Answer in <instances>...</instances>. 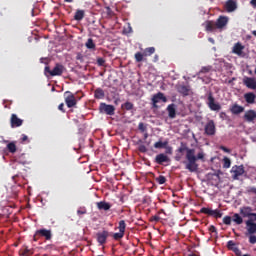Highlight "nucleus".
Listing matches in <instances>:
<instances>
[{
  "mask_svg": "<svg viewBox=\"0 0 256 256\" xmlns=\"http://www.w3.org/2000/svg\"><path fill=\"white\" fill-rule=\"evenodd\" d=\"M186 152V161H184L185 169L190 173H197L199 171V164L197 161H205V152L200 151L195 155V149L189 148L187 143L181 142L180 147L176 150V155L174 157L175 161H181L183 155Z\"/></svg>",
  "mask_w": 256,
  "mask_h": 256,
  "instance_id": "1",
  "label": "nucleus"
},
{
  "mask_svg": "<svg viewBox=\"0 0 256 256\" xmlns=\"http://www.w3.org/2000/svg\"><path fill=\"white\" fill-rule=\"evenodd\" d=\"M227 23H229V17L227 16H219L216 22L208 20L205 22V30L208 33H213L215 29H223L227 27Z\"/></svg>",
  "mask_w": 256,
  "mask_h": 256,
  "instance_id": "2",
  "label": "nucleus"
},
{
  "mask_svg": "<svg viewBox=\"0 0 256 256\" xmlns=\"http://www.w3.org/2000/svg\"><path fill=\"white\" fill-rule=\"evenodd\" d=\"M64 71H67V69L61 63H56L52 70L49 66H46L44 68L45 75H47V73H48V75H50V77H61V75H63Z\"/></svg>",
  "mask_w": 256,
  "mask_h": 256,
  "instance_id": "3",
  "label": "nucleus"
},
{
  "mask_svg": "<svg viewBox=\"0 0 256 256\" xmlns=\"http://www.w3.org/2000/svg\"><path fill=\"white\" fill-rule=\"evenodd\" d=\"M64 101L68 109H72V107L77 106V96H75L71 91L64 92Z\"/></svg>",
  "mask_w": 256,
  "mask_h": 256,
  "instance_id": "4",
  "label": "nucleus"
},
{
  "mask_svg": "<svg viewBox=\"0 0 256 256\" xmlns=\"http://www.w3.org/2000/svg\"><path fill=\"white\" fill-rule=\"evenodd\" d=\"M40 237H44L46 241H51L53 234L51 233V230H47L45 228L39 229L35 232L33 236V241H39Z\"/></svg>",
  "mask_w": 256,
  "mask_h": 256,
  "instance_id": "5",
  "label": "nucleus"
},
{
  "mask_svg": "<svg viewBox=\"0 0 256 256\" xmlns=\"http://www.w3.org/2000/svg\"><path fill=\"white\" fill-rule=\"evenodd\" d=\"M200 213H204V215H208L209 217H214V219H221V217H223V213H221V210L219 209L213 210L211 208L203 207L200 209Z\"/></svg>",
  "mask_w": 256,
  "mask_h": 256,
  "instance_id": "6",
  "label": "nucleus"
},
{
  "mask_svg": "<svg viewBox=\"0 0 256 256\" xmlns=\"http://www.w3.org/2000/svg\"><path fill=\"white\" fill-rule=\"evenodd\" d=\"M99 111L100 113H105L106 115L112 116L115 115V106L111 104L100 103Z\"/></svg>",
  "mask_w": 256,
  "mask_h": 256,
  "instance_id": "7",
  "label": "nucleus"
},
{
  "mask_svg": "<svg viewBox=\"0 0 256 256\" xmlns=\"http://www.w3.org/2000/svg\"><path fill=\"white\" fill-rule=\"evenodd\" d=\"M231 173H232V179L237 181L239 177H241V175L245 173V167L243 165H240V166L235 165L232 167Z\"/></svg>",
  "mask_w": 256,
  "mask_h": 256,
  "instance_id": "8",
  "label": "nucleus"
},
{
  "mask_svg": "<svg viewBox=\"0 0 256 256\" xmlns=\"http://www.w3.org/2000/svg\"><path fill=\"white\" fill-rule=\"evenodd\" d=\"M167 103V97H165V94L163 92H158L157 94H154L152 97V105L154 109H157V103Z\"/></svg>",
  "mask_w": 256,
  "mask_h": 256,
  "instance_id": "9",
  "label": "nucleus"
},
{
  "mask_svg": "<svg viewBox=\"0 0 256 256\" xmlns=\"http://www.w3.org/2000/svg\"><path fill=\"white\" fill-rule=\"evenodd\" d=\"M217 129L215 128V121L210 120L208 121V123H206L205 127H204V132L206 135H208L209 137H213V135H215Z\"/></svg>",
  "mask_w": 256,
  "mask_h": 256,
  "instance_id": "10",
  "label": "nucleus"
},
{
  "mask_svg": "<svg viewBox=\"0 0 256 256\" xmlns=\"http://www.w3.org/2000/svg\"><path fill=\"white\" fill-rule=\"evenodd\" d=\"M207 105L211 111H221V104L215 103V98L211 93L208 95Z\"/></svg>",
  "mask_w": 256,
  "mask_h": 256,
  "instance_id": "11",
  "label": "nucleus"
},
{
  "mask_svg": "<svg viewBox=\"0 0 256 256\" xmlns=\"http://www.w3.org/2000/svg\"><path fill=\"white\" fill-rule=\"evenodd\" d=\"M155 163H157V165H165V163H167V165H169V163H171V158H169V156H167V154L160 153V154L156 155Z\"/></svg>",
  "mask_w": 256,
  "mask_h": 256,
  "instance_id": "12",
  "label": "nucleus"
},
{
  "mask_svg": "<svg viewBox=\"0 0 256 256\" xmlns=\"http://www.w3.org/2000/svg\"><path fill=\"white\" fill-rule=\"evenodd\" d=\"M244 121H246V123H255L256 122V111L255 110H247L244 113L243 116Z\"/></svg>",
  "mask_w": 256,
  "mask_h": 256,
  "instance_id": "13",
  "label": "nucleus"
},
{
  "mask_svg": "<svg viewBox=\"0 0 256 256\" xmlns=\"http://www.w3.org/2000/svg\"><path fill=\"white\" fill-rule=\"evenodd\" d=\"M96 237L99 245H105L107 243V238L109 237V231L103 230L102 232H98Z\"/></svg>",
  "mask_w": 256,
  "mask_h": 256,
  "instance_id": "14",
  "label": "nucleus"
},
{
  "mask_svg": "<svg viewBox=\"0 0 256 256\" xmlns=\"http://www.w3.org/2000/svg\"><path fill=\"white\" fill-rule=\"evenodd\" d=\"M225 9H226L227 13H233V11H237V0L226 1Z\"/></svg>",
  "mask_w": 256,
  "mask_h": 256,
  "instance_id": "15",
  "label": "nucleus"
},
{
  "mask_svg": "<svg viewBox=\"0 0 256 256\" xmlns=\"http://www.w3.org/2000/svg\"><path fill=\"white\" fill-rule=\"evenodd\" d=\"M166 110L170 119H175V117H177V105H175L174 103L168 105Z\"/></svg>",
  "mask_w": 256,
  "mask_h": 256,
  "instance_id": "16",
  "label": "nucleus"
},
{
  "mask_svg": "<svg viewBox=\"0 0 256 256\" xmlns=\"http://www.w3.org/2000/svg\"><path fill=\"white\" fill-rule=\"evenodd\" d=\"M11 127H21L23 125V120H21L19 117H17V114H12L10 118Z\"/></svg>",
  "mask_w": 256,
  "mask_h": 256,
  "instance_id": "17",
  "label": "nucleus"
},
{
  "mask_svg": "<svg viewBox=\"0 0 256 256\" xmlns=\"http://www.w3.org/2000/svg\"><path fill=\"white\" fill-rule=\"evenodd\" d=\"M245 49V46H243L240 42L234 44L232 53L235 55H238V57H243V50Z\"/></svg>",
  "mask_w": 256,
  "mask_h": 256,
  "instance_id": "18",
  "label": "nucleus"
},
{
  "mask_svg": "<svg viewBox=\"0 0 256 256\" xmlns=\"http://www.w3.org/2000/svg\"><path fill=\"white\" fill-rule=\"evenodd\" d=\"M245 224H246V229H247L248 235H255L256 223L251 222V220H246Z\"/></svg>",
  "mask_w": 256,
  "mask_h": 256,
  "instance_id": "19",
  "label": "nucleus"
},
{
  "mask_svg": "<svg viewBox=\"0 0 256 256\" xmlns=\"http://www.w3.org/2000/svg\"><path fill=\"white\" fill-rule=\"evenodd\" d=\"M243 83L248 89H256L255 78L246 77V78H244Z\"/></svg>",
  "mask_w": 256,
  "mask_h": 256,
  "instance_id": "20",
  "label": "nucleus"
},
{
  "mask_svg": "<svg viewBox=\"0 0 256 256\" xmlns=\"http://www.w3.org/2000/svg\"><path fill=\"white\" fill-rule=\"evenodd\" d=\"M253 213V208L250 206H243L240 208V215L242 217H251V214Z\"/></svg>",
  "mask_w": 256,
  "mask_h": 256,
  "instance_id": "21",
  "label": "nucleus"
},
{
  "mask_svg": "<svg viewBox=\"0 0 256 256\" xmlns=\"http://www.w3.org/2000/svg\"><path fill=\"white\" fill-rule=\"evenodd\" d=\"M96 206L99 211H109L111 209V204L106 201L97 202Z\"/></svg>",
  "mask_w": 256,
  "mask_h": 256,
  "instance_id": "22",
  "label": "nucleus"
},
{
  "mask_svg": "<svg viewBox=\"0 0 256 256\" xmlns=\"http://www.w3.org/2000/svg\"><path fill=\"white\" fill-rule=\"evenodd\" d=\"M177 91L184 97H187L189 95V93H191V88L189 86L179 85L177 87Z\"/></svg>",
  "mask_w": 256,
  "mask_h": 256,
  "instance_id": "23",
  "label": "nucleus"
},
{
  "mask_svg": "<svg viewBox=\"0 0 256 256\" xmlns=\"http://www.w3.org/2000/svg\"><path fill=\"white\" fill-rule=\"evenodd\" d=\"M230 111L233 115H239L245 111V107L240 106L239 104H234L231 106Z\"/></svg>",
  "mask_w": 256,
  "mask_h": 256,
  "instance_id": "24",
  "label": "nucleus"
},
{
  "mask_svg": "<svg viewBox=\"0 0 256 256\" xmlns=\"http://www.w3.org/2000/svg\"><path fill=\"white\" fill-rule=\"evenodd\" d=\"M244 99L248 105H253V103H255L256 95L253 92H248L244 94Z\"/></svg>",
  "mask_w": 256,
  "mask_h": 256,
  "instance_id": "25",
  "label": "nucleus"
},
{
  "mask_svg": "<svg viewBox=\"0 0 256 256\" xmlns=\"http://www.w3.org/2000/svg\"><path fill=\"white\" fill-rule=\"evenodd\" d=\"M83 19H85V10H76L74 21H83Z\"/></svg>",
  "mask_w": 256,
  "mask_h": 256,
  "instance_id": "26",
  "label": "nucleus"
},
{
  "mask_svg": "<svg viewBox=\"0 0 256 256\" xmlns=\"http://www.w3.org/2000/svg\"><path fill=\"white\" fill-rule=\"evenodd\" d=\"M95 99H104L105 98V91L101 88H97L94 92Z\"/></svg>",
  "mask_w": 256,
  "mask_h": 256,
  "instance_id": "27",
  "label": "nucleus"
},
{
  "mask_svg": "<svg viewBox=\"0 0 256 256\" xmlns=\"http://www.w3.org/2000/svg\"><path fill=\"white\" fill-rule=\"evenodd\" d=\"M232 221L236 224V225H242L243 223V217H241V215L235 213L232 216Z\"/></svg>",
  "mask_w": 256,
  "mask_h": 256,
  "instance_id": "28",
  "label": "nucleus"
},
{
  "mask_svg": "<svg viewBox=\"0 0 256 256\" xmlns=\"http://www.w3.org/2000/svg\"><path fill=\"white\" fill-rule=\"evenodd\" d=\"M167 145H169L168 141H158L156 143H154V148L155 149H165V147H167Z\"/></svg>",
  "mask_w": 256,
  "mask_h": 256,
  "instance_id": "29",
  "label": "nucleus"
},
{
  "mask_svg": "<svg viewBox=\"0 0 256 256\" xmlns=\"http://www.w3.org/2000/svg\"><path fill=\"white\" fill-rule=\"evenodd\" d=\"M144 57H145V53H141V52H136L134 55L136 63H141Z\"/></svg>",
  "mask_w": 256,
  "mask_h": 256,
  "instance_id": "30",
  "label": "nucleus"
},
{
  "mask_svg": "<svg viewBox=\"0 0 256 256\" xmlns=\"http://www.w3.org/2000/svg\"><path fill=\"white\" fill-rule=\"evenodd\" d=\"M155 53V47H148L144 50V56L145 57H151Z\"/></svg>",
  "mask_w": 256,
  "mask_h": 256,
  "instance_id": "31",
  "label": "nucleus"
},
{
  "mask_svg": "<svg viewBox=\"0 0 256 256\" xmlns=\"http://www.w3.org/2000/svg\"><path fill=\"white\" fill-rule=\"evenodd\" d=\"M118 229L120 233H125V229H127V224L125 223V220H121L119 222Z\"/></svg>",
  "mask_w": 256,
  "mask_h": 256,
  "instance_id": "32",
  "label": "nucleus"
},
{
  "mask_svg": "<svg viewBox=\"0 0 256 256\" xmlns=\"http://www.w3.org/2000/svg\"><path fill=\"white\" fill-rule=\"evenodd\" d=\"M7 149L10 153H15L17 151V145L14 142H10L7 144Z\"/></svg>",
  "mask_w": 256,
  "mask_h": 256,
  "instance_id": "33",
  "label": "nucleus"
},
{
  "mask_svg": "<svg viewBox=\"0 0 256 256\" xmlns=\"http://www.w3.org/2000/svg\"><path fill=\"white\" fill-rule=\"evenodd\" d=\"M134 105L131 102H126L122 104V109H125L126 111H131L133 109Z\"/></svg>",
  "mask_w": 256,
  "mask_h": 256,
  "instance_id": "34",
  "label": "nucleus"
},
{
  "mask_svg": "<svg viewBox=\"0 0 256 256\" xmlns=\"http://www.w3.org/2000/svg\"><path fill=\"white\" fill-rule=\"evenodd\" d=\"M156 181L159 183V185H165V183H167V178H165L163 175H160L156 178Z\"/></svg>",
  "mask_w": 256,
  "mask_h": 256,
  "instance_id": "35",
  "label": "nucleus"
},
{
  "mask_svg": "<svg viewBox=\"0 0 256 256\" xmlns=\"http://www.w3.org/2000/svg\"><path fill=\"white\" fill-rule=\"evenodd\" d=\"M223 163L224 169H229V167H231V159L224 157Z\"/></svg>",
  "mask_w": 256,
  "mask_h": 256,
  "instance_id": "36",
  "label": "nucleus"
},
{
  "mask_svg": "<svg viewBox=\"0 0 256 256\" xmlns=\"http://www.w3.org/2000/svg\"><path fill=\"white\" fill-rule=\"evenodd\" d=\"M123 237H125V233L123 232H117L113 234V239H115V241H119V239H123Z\"/></svg>",
  "mask_w": 256,
  "mask_h": 256,
  "instance_id": "37",
  "label": "nucleus"
},
{
  "mask_svg": "<svg viewBox=\"0 0 256 256\" xmlns=\"http://www.w3.org/2000/svg\"><path fill=\"white\" fill-rule=\"evenodd\" d=\"M87 49H95V42L91 38H89L86 42Z\"/></svg>",
  "mask_w": 256,
  "mask_h": 256,
  "instance_id": "38",
  "label": "nucleus"
},
{
  "mask_svg": "<svg viewBox=\"0 0 256 256\" xmlns=\"http://www.w3.org/2000/svg\"><path fill=\"white\" fill-rule=\"evenodd\" d=\"M222 221L224 225H231V221H233V218L231 216H224Z\"/></svg>",
  "mask_w": 256,
  "mask_h": 256,
  "instance_id": "39",
  "label": "nucleus"
},
{
  "mask_svg": "<svg viewBox=\"0 0 256 256\" xmlns=\"http://www.w3.org/2000/svg\"><path fill=\"white\" fill-rule=\"evenodd\" d=\"M159 221H161V217H159V216H157V215L151 216V217L149 218V222H150V223H159Z\"/></svg>",
  "mask_w": 256,
  "mask_h": 256,
  "instance_id": "40",
  "label": "nucleus"
},
{
  "mask_svg": "<svg viewBox=\"0 0 256 256\" xmlns=\"http://www.w3.org/2000/svg\"><path fill=\"white\" fill-rule=\"evenodd\" d=\"M138 129L141 131V133H145V131H147V126L143 122H140L138 124Z\"/></svg>",
  "mask_w": 256,
  "mask_h": 256,
  "instance_id": "41",
  "label": "nucleus"
},
{
  "mask_svg": "<svg viewBox=\"0 0 256 256\" xmlns=\"http://www.w3.org/2000/svg\"><path fill=\"white\" fill-rule=\"evenodd\" d=\"M249 243L251 245H255V243H256V236L254 234H249Z\"/></svg>",
  "mask_w": 256,
  "mask_h": 256,
  "instance_id": "42",
  "label": "nucleus"
},
{
  "mask_svg": "<svg viewBox=\"0 0 256 256\" xmlns=\"http://www.w3.org/2000/svg\"><path fill=\"white\" fill-rule=\"evenodd\" d=\"M211 69H213V67L204 66V67L201 68L200 73H209V71H211Z\"/></svg>",
  "mask_w": 256,
  "mask_h": 256,
  "instance_id": "43",
  "label": "nucleus"
},
{
  "mask_svg": "<svg viewBox=\"0 0 256 256\" xmlns=\"http://www.w3.org/2000/svg\"><path fill=\"white\" fill-rule=\"evenodd\" d=\"M97 65L98 67H105V59L97 58Z\"/></svg>",
  "mask_w": 256,
  "mask_h": 256,
  "instance_id": "44",
  "label": "nucleus"
},
{
  "mask_svg": "<svg viewBox=\"0 0 256 256\" xmlns=\"http://www.w3.org/2000/svg\"><path fill=\"white\" fill-rule=\"evenodd\" d=\"M248 218H249L248 221H251V223H255V221H256V213L252 212Z\"/></svg>",
  "mask_w": 256,
  "mask_h": 256,
  "instance_id": "45",
  "label": "nucleus"
},
{
  "mask_svg": "<svg viewBox=\"0 0 256 256\" xmlns=\"http://www.w3.org/2000/svg\"><path fill=\"white\" fill-rule=\"evenodd\" d=\"M138 150L140 153H147V146L142 144L138 147Z\"/></svg>",
  "mask_w": 256,
  "mask_h": 256,
  "instance_id": "46",
  "label": "nucleus"
},
{
  "mask_svg": "<svg viewBox=\"0 0 256 256\" xmlns=\"http://www.w3.org/2000/svg\"><path fill=\"white\" fill-rule=\"evenodd\" d=\"M164 149H166V153L168 155H173V147L167 145L166 147H164Z\"/></svg>",
  "mask_w": 256,
  "mask_h": 256,
  "instance_id": "47",
  "label": "nucleus"
},
{
  "mask_svg": "<svg viewBox=\"0 0 256 256\" xmlns=\"http://www.w3.org/2000/svg\"><path fill=\"white\" fill-rule=\"evenodd\" d=\"M21 143H29V137L25 134H22Z\"/></svg>",
  "mask_w": 256,
  "mask_h": 256,
  "instance_id": "48",
  "label": "nucleus"
},
{
  "mask_svg": "<svg viewBox=\"0 0 256 256\" xmlns=\"http://www.w3.org/2000/svg\"><path fill=\"white\" fill-rule=\"evenodd\" d=\"M85 214H87V209L82 208L77 210V215H85Z\"/></svg>",
  "mask_w": 256,
  "mask_h": 256,
  "instance_id": "49",
  "label": "nucleus"
},
{
  "mask_svg": "<svg viewBox=\"0 0 256 256\" xmlns=\"http://www.w3.org/2000/svg\"><path fill=\"white\" fill-rule=\"evenodd\" d=\"M248 193H252L253 195H256V188L255 187H249L247 189Z\"/></svg>",
  "mask_w": 256,
  "mask_h": 256,
  "instance_id": "50",
  "label": "nucleus"
},
{
  "mask_svg": "<svg viewBox=\"0 0 256 256\" xmlns=\"http://www.w3.org/2000/svg\"><path fill=\"white\" fill-rule=\"evenodd\" d=\"M58 109H59V111H61L62 113H65V104H64V103L59 104Z\"/></svg>",
  "mask_w": 256,
  "mask_h": 256,
  "instance_id": "51",
  "label": "nucleus"
},
{
  "mask_svg": "<svg viewBox=\"0 0 256 256\" xmlns=\"http://www.w3.org/2000/svg\"><path fill=\"white\" fill-rule=\"evenodd\" d=\"M221 151H224V153H231V150L225 146H220Z\"/></svg>",
  "mask_w": 256,
  "mask_h": 256,
  "instance_id": "52",
  "label": "nucleus"
},
{
  "mask_svg": "<svg viewBox=\"0 0 256 256\" xmlns=\"http://www.w3.org/2000/svg\"><path fill=\"white\" fill-rule=\"evenodd\" d=\"M227 247H228V249H231L232 247H235V242H233V240L228 241Z\"/></svg>",
  "mask_w": 256,
  "mask_h": 256,
  "instance_id": "53",
  "label": "nucleus"
},
{
  "mask_svg": "<svg viewBox=\"0 0 256 256\" xmlns=\"http://www.w3.org/2000/svg\"><path fill=\"white\" fill-rule=\"evenodd\" d=\"M209 231H210V233H217V228L212 225L209 227Z\"/></svg>",
  "mask_w": 256,
  "mask_h": 256,
  "instance_id": "54",
  "label": "nucleus"
},
{
  "mask_svg": "<svg viewBox=\"0 0 256 256\" xmlns=\"http://www.w3.org/2000/svg\"><path fill=\"white\" fill-rule=\"evenodd\" d=\"M22 255H23V256H29V250H28V248H25L24 250H22Z\"/></svg>",
  "mask_w": 256,
  "mask_h": 256,
  "instance_id": "55",
  "label": "nucleus"
},
{
  "mask_svg": "<svg viewBox=\"0 0 256 256\" xmlns=\"http://www.w3.org/2000/svg\"><path fill=\"white\" fill-rule=\"evenodd\" d=\"M76 59H77L78 61H83V55L78 54V55L76 56Z\"/></svg>",
  "mask_w": 256,
  "mask_h": 256,
  "instance_id": "56",
  "label": "nucleus"
},
{
  "mask_svg": "<svg viewBox=\"0 0 256 256\" xmlns=\"http://www.w3.org/2000/svg\"><path fill=\"white\" fill-rule=\"evenodd\" d=\"M250 4L252 5V7H256V0H251Z\"/></svg>",
  "mask_w": 256,
  "mask_h": 256,
  "instance_id": "57",
  "label": "nucleus"
},
{
  "mask_svg": "<svg viewBox=\"0 0 256 256\" xmlns=\"http://www.w3.org/2000/svg\"><path fill=\"white\" fill-rule=\"evenodd\" d=\"M148 137H149V134L147 132L144 133V139H148Z\"/></svg>",
  "mask_w": 256,
  "mask_h": 256,
  "instance_id": "58",
  "label": "nucleus"
},
{
  "mask_svg": "<svg viewBox=\"0 0 256 256\" xmlns=\"http://www.w3.org/2000/svg\"><path fill=\"white\" fill-rule=\"evenodd\" d=\"M154 61H159V56L158 55H155Z\"/></svg>",
  "mask_w": 256,
  "mask_h": 256,
  "instance_id": "59",
  "label": "nucleus"
},
{
  "mask_svg": "<svg viewBox=\"0 0 256 256\" xmlns=\"http://www.w3.org/2000/svg\"><path fill=\"white\" fill-rule=\"evenodd\" d=\"M22 165H27V161H20Z\"/></svg>",
  "mask_w": 256,
  "mask_h": 256,
  "instance_id": "60",
  "label": "nucleus"
},
{
  "mask_svg": "<svg viewBox=\"0 0 256 256\" xmlns=\"http://www.w3.org/2000/svg\"><path fill=\"white\" fill-rule=\"evenodd\" d=\"M65 3H73V0H64Z\"/></svg>",
  "mask_w": 256,
  "mask_h": 256,
  "instance_id": "61",
  "label": "nucleus"
},
{
  "mask_svg": "<svg viewBox=\"0 0 256 256\" xmlns=\"http://www.w3.org/2000/svg\"><path fill=\"white\" fill-rule=\"evenodd\" d=\"M223 115H225V112L220 113V117H223Z\"/></svg>",
  "mask_w": 256,
  "mask_h": 256,
  "instance_id": "62",
  "label": "nucleus"
},
{
  "mask_svg": "<svg viewBox=\"0 0 256 256\" xmlns=\"http://www.w3.org/2000/svg\"><path fill=\"white\" fill-rule=\"evenodd\" d=\"M209 41H210L211 43H213V38H209Z\"/></svg>",
  "mask_w": 256,
  "mask_h": 256,
  "instance_id": "63",
  "label": "nucleus"
},
{
  "mask_svg": "<svg viewBox=\"0 0 256 256\" xmlns=\"http://www.w3.org/2000/svg\"><path fill=\"white\" fill-rule=\"evenodd\" d=\"M189 256H197L196 254H189Z\"/></svg>",
  "mask_w": 256,
  "mask_h": 256,
  "instance_id": "64",
  "label": "nucleus"
}]
</instances>
